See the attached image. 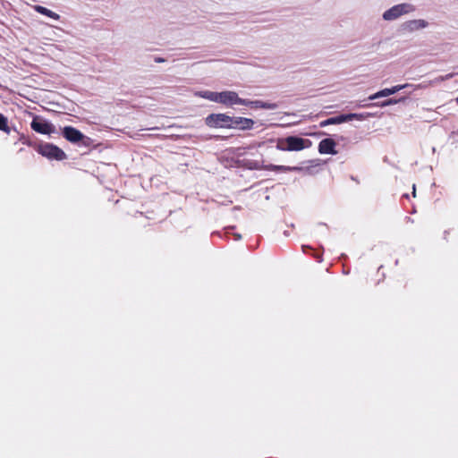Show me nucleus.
Listing matches in <instances>:
<instances>
[{
    "mask_svg": "<svg viewBox=\"0 0 458 458\" xmlns=\"http://www.w3.org/2000/svg\"><path fill=\"white\" fill-rule=\"evenodd\" d=\"M30 146H33L35 150L40 154L41 156L47 157L49 160H57L62 161L66 159L67 156L64 151L53 143H40V144H32L30 142H26Z\"/></svg>",
    "mask_w": 458,
    "mask_h": 458,
    "instance_id": "f257e3e1",
    "label": "nucleus"
},
{
    "mask_svg": "<svg viewBox=\"0 0 458 458\" xmlns=\"http://www.w3.org/2000/svg\"><path fill=\"white\" fill-rule=\"evenodd\" d=\"M310 146L311 141L310 140L297 136H288L277 142V148L283 151H301Z\"/></svg>",
    "mask_w": 458,
    "mask_h": 458,
    "instance_id": "f03ea898",
    "label": "nucleus"
},
{
    "mask_svg": "<svg viewBox=\"0 0 458 458\" xmlns=\"http://www.w3.org/2000/svg\"><path fill=\"white\" fill-rule=\"evenodd\" d=\"M232 121V116L226 114H211L205 119L206 124L210 128L230 129Z\"/></svg>",
    "mask_w": 458,
    "mask_h": 458,
    "instance_id": "7ed1b4c3",
    "label": "nucleus"
},
{
    "mask_svg": "<svg viewBox=\"0 0 458 458\" xmlns=\"http://www.w3.org/2000/svg\"><path fill=\"white\" fill-rule=\"evenodd\" d=\"M31 129L40 134L50 135L55 132L54 124L40 116H35L30 123Z\"/></svg>",
    "mask_w": 458,
    "mask_h": 458,
    "instance_id": "20e7f679",
    "label": "nucleus"
},
{
    "mask_svg": "<svg viewBox=\"0 0 458 458\" xmlns=\"http://www.w3.org/2000/svg\"><path fill=\"white\" fill-rule=\"evenodd\" d=\"M413 11V7L408 4H401L393 6L389 10L386 11L383 14V18L386 21L397 19L403 13H408Z\"/></svg>",
    "mask_w": 458,
    "mask_h": 458,
    "instance_id": "39448f33",
    "label": "nucleus"
},
{
    "mask_svg": "<svg viewBox=\"0 0 458 458\" xmlns=\"http://www.w3.org/2000/svg\"><path fill=\"white\" fill-rule=\"evenodd\" d=\"M244 98L238 96L235 91L225 90L220 92L219 104L226 106H232L233 105H243Z\"/></svg>",
    "mask_w": 458,
    "mask_h": 458,
    "instance_id": "423d86ee",
    "label": "nucleus"
},
{
    "mask_svg": "<svg viewBox=\"0 0 458 458\" xmlns=\"http://www.w3.org/2000/svg\"><path fill=\"white\" fill-rule=\"evenodd\" d=\"M232 119L230 129L251 130L255 124V122L250 118L232 116Z\"/></svg>",
    "mask_w": 458,
    "mask_h": 458,
    "instance_id": "0eeeda50",
    "label": "nucleus"
},
{
    "mask_svg": "<svg viewBox=\"0 0 458 458\" xmlns=\"http://www.w3.org/2000/svg\"><path fill=\"white\" fill-rule=\"evenodd\" d=\"M63 136L72 143H77L84 138V135L72 126H65L63 129Z\"/></svg>",
    "mask_w": 458,
    "mask_h": 458,
    "instance_id": "6e6552de",
    "label": "nucleus"
},
{
    "mask_svg": "<svg viewBox=\"0 0 458 458\" xmlns=\"http://www.w3.org/2000/svg\"><path fill=\"white\" fill-rule=\"evenodd\" d=\"M410 84L406 83V84H402V85H395L392 88H386V89H381L377 92H376L375 94L371 95L369 97V100H374V99H377L378 98H385V97H388L390 95H393L398 91H400L401 89H403L407 87H409Z\"/></svg>",
    "mask_w": 458,
    "mask_h": 458,
    "instance_id": "1a4fd4ad",
    "label": "nucleus"
},
{
    "mask_svg": "<svg viewBox=\"0 0 458 458\" xmlns=\"http://www.w3.org/2000/svg\"><path fill=\"white\" fill-rule=\"evenodd\" d=\"M335 146L336 143L333 139L326 138L319 142L318 152L320 154L336 155Z\"/></svg>",
    "mask_w": 458,
    "mask_h": 458,
    "instance_id": "9d476101",
    "label": "nucleus"
},
{
    "mask_svg": "<svg viewBox=\"0 0 458 458\" xmlns=\"http://www.w3.org/2000/svg\"><path fill=\"white\" fill-rule=\"evenodd\" d=\"M243 106H250L251 108L259 109H276L277 105L275 103L263 102L261 100H249L244 99Z\"/></svg>",
    "mask_w": 458,
    "mask_h": 458,
    "instance_id": "9b49d317",
    "label": "nucleus"
},
{
    "mask_svg": "<svg viewBox=\"0 0 458 458\" xmlns=\"http://www.w3.org/2000/svg\"><path fill=\"white\" fill-rule=\"evenodd\" d=\"M348 118H349V116H345V114H341V115H338L335 117H330L327 120L321 121L319 123V127L324 128L327 125L340 124V123L347 122Z\"/></svg>",
    "mask_w": 458,
    "mask_h": 458,
    "instance_id": "f8f14e48",
    "label": "nucleus"
},
{
    "mask_svg": "<svg viewBox=\"0 0 458 458\" xmlns=\"http://www.w3.org/2000/svg\"><path fill=\"white\" fill-rule=\"evenodd\" d=\"M33 9L37 13H38L40 14H43L45 16H47V17H49V18H51L53 20L58 21L60 19V15L58 13H55V12H53V11L44 7V6H42V5H34Z\"/></svg>",
    "mask_w": 458,
    "mask_h": 458,
    "instance_id": "ddd939ff",
    "label": "nucleus"
},
{
    "mask_svg": "<svg viewBox=\"0 0 458 458\" xmlns=\"http://www.w3.org/2000/svg\"><path fill=\"white\" fill-rule=\"evenodd\" d=\"M33 9L37 13H38L40 14H43L45 16H47V17H49V18H51L53 20L58 21L60 19V15L58 13H55V12H53V11L44 7V6H42V5H34Z\"/></svg>",
    "mask_w": 458,
    "mask_h": 458,
    "instance_id": "4468645a",
    "label": "nucleus"
},
{
    "mask_svg": "<svg viewBox=\"0 0 458 458\" xmlns=\"http://www.w3.org/2000/svg\"><path fill=\"white\" fill-rule=\"evenodd\" d=\"M196 95L202 98H205V99L216 102V103H219L220 92L204 90V91H199V92L196 93Z\"/></svg>",
    "mask_w": 458,
    "mask_h": 458,
    "instance_id": "2eb2a0df",
    "label": "nucleus"
},
{
    "mask_svg": "<svg viewBox=\"0 0 458 458\" xmlns=\"http://www.w3.org/2000/svg\"><path fill=\"white\" fill-rule=\"evenodd\" d=\"M403 99L404 98H401V99L389 98V99L384 100L382 102H377V103H373V104L359 105V106H360V107H369V106L385 107V106H391V105H395V104L399 103L400 101H402Z\"/></svg>",
    "mask_w": 458,
    "mask_h": 458,
    "instance_id": "dca6fc26",
    "label": "nucleus"
},
{
    "mask_svg": "<svg viewBox=\"0 0 458 458\" xmlns=\"http://www.w3.org/2000/svg\"><path fill=\"white\" fill-rule=\"evenodd\" d=\"M427 26V22L424 20H414L410 21L406 23V27L410 30H419L425 28Z\"/></svg>",
    "mask_w": 458,
    "mask_h": 458,
    "instance_id": "f3484780",
    "label": "nucleus"
},
{
    "mask_svg": "<svg viewBox=\"0 0 458 458\" xmlns=\"http://www.w3.org/2000/svg\"><path fill=\"white\" fill-rule=\"evenodd\" d=\"M0 131L6 134H10L11 132V127L9 126L8 119L3 114H0Z\"/></svg>",
    "mask_w": 458,
    "mask_h": 458,
    "instance_id": "a211bd4d",
    "label": "nucleus"
},
{
    "mask_svg": "<svg viewBox=\"0 0 458 458\" xmlns=\"http://www.w3.org/2000/svg\"><path fill=\"white\" fill-rule=\"evenodd\" d=\"M345 116H349V118L347 119V122H350L353 119L363 120L367 117H369L370 114H345Z\"/></svg>",
    "mask_w": 458,
    "mask_h": 458,
    "instance_id": "6ab92c4d",
    "label": "nucleus"
},
{
    "mask_svg": "<svg viewBox=\"0 0 458 458\" xmlns=\"http://www.w3.org/2000/svg\"><path fill=\"white\" fill-rule=\"evenodd\" d=\"M271 170H273V171H295V170H300V168L299 167L284 166V165H272Z\"/></svg>",
    "mask_w": 458,
    "mask_h": 458,
    "instance_id": "aec40b11",
    "label": "nucleus"
},
{
    "mask_svg": "<svg viewBox=\"0 0 458 458\" xmlns=\"http://www.w3.org/2000/svg\"><path fill=\"white\" fill-rule=\"evenodd\" d=\"M155 62H157V63H163V62H165V60L163 58H161V57H157V58H155Z\"/></svg>",
    "mask_w": 458,
    "mask_h": 458,
    "instance_id": "412c9836",
    "label": "nucleus"
},
{
    "mask_svg": "<svg viewBox=\"0 0 458 458\" xmlns=\"http://www.w3.org/2000/svg\"><path fill=\"white\" fill-rule=\"evenodd\" d=\"M455 100H456V103L458 104V97L456 98V99H455Z\"/></svg>",
    "mask_w": 458,
    "mask_h": 458,
    "instance_id": "4be33fe9",
    "label": "nucleus"
}]
</instances>
